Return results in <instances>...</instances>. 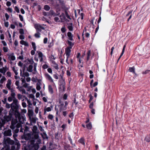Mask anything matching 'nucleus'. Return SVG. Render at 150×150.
<instances>
[{"mask_svg": "<svg viewBox=\"0 0 150 150\" xmlns=\"http://www.w3.org/2000/svg\"><path fill=\"white\" fill-rule=\"evenodd\" d=\"M11 107L9 111L13 113L16 118H18L19 122L21 124H23L25 120V117L24 114L21 115L19 110L20 106L19 104L17 99H13V102L11 104Z\"/></svg>", "mask_w": 150, "mask_h": 150, "instance_id": "1", "label": "nucleus"}, {"mask_svg": "<svg viewBox=\"0 0 150 150\" xmlns=\"http://www.w3.org/2000/svg\"><path fill=\"white\" fill-rule=\"evenodd\" d=\"M34 141L33 140L30 141V144L27 145L29 150H38L39 148L38 144H34Z\"/></svg>", "mask_w": 150, "mask_h": 150, "instance_id": "2", "label": "nucleus"}, {"mask_svg": "<svg viewBox=\"0 0 150 150\" xmlns=\"http://www.w3.org/2000/svg\"><path fill=\"white\" fill-rule=\"evenodd\" d=\"M4 144L8 145L10 146L13 145L15 143V141L9 138H4Z\"/></svg>", "mask_w": 150, "mask_h": 150, "instance_id": "3", "label": "nucleus"}, {"mask_svg": "<svg viewBox=\"0 0 150 150\" xmlns=\"http://www.w3.org/2000/svg\"><path fill=\"white\" fill-rule=\"evenodd\" d=\"M13 113L11 112V111H9L8 112V115H4L3 117L4 119H5L6 121V122H9L14 118L13 117Z\"/></svg>", "mask_w": 150, "mask_h": 150, "instance_id": "4", "label": "nucleus"}, {"mask_svg": "<svg viewBox=\"0 0 150 150\" xmlns=\"http://www.w3.org/2000/svg\"><path fill=\"white\" fill-rule=\"evenodd\" d=\"M17 118L14 119L13 118L11 121V125H10V127L12 130L15 129L16 128H18L16 127V124L18 122V120L17 119Z\"/></svg>", "mask_w": 150, "mask_h": 150, "instance_id": "5", "label": "nucleus"}, {"mask_svg": "<svg viewBox=\"0 0 150 150\" xmlns=\"http://www.w3.org/2000/svg\"><path fill=\"white\" fill-rule=\"evenodd\" d=\"M61 79L62 81L59 87V89L60 90V91H65V83L64 80V79L62 76H61Z\"/></svg>", "mask_w": 150, "mask_h": 150, "instance_id": "6", "label": "nucleus"}, {"mask_svg": "<svg viewBox=\"0 0 150 150\" xmlns=\"http://www.w3.org/2000/svg\"><path fill=\"white\" fill-rule=\"evenodd\" d=\"M31 134L30 133H23V135L21 136V138L26 140H29L31 138Z\"/></svg>", "mask_w": 150, "mask_h": 150, "instance_id": "7", "label": "nucleus"}, {"mask_svg": "<svg viewBox=\"0 0 150 150\" xmlns=\"http://www.w3.org/2000/svg\"><path fill=\"white\" fill-rule=\"evenodd\" d=\"M12 132L13 133V137L15 140H17L16 137L18 136L17 134L18 132L19 129L18 128H16L15 129H13Z\"/></svg>", "mask_w": 150, "mask_h": 150, "instance_id": "8", "label": "nucleus"}, {"mask_svg": "<svg viewBox=\"0 0 150 150\" xmlns=\"http://www.w3.org/2000/svg\"><path fill=\"white\" fill-rule=\"evenodd\" d=\"M4 135L5 136H11L12 135L11 131L10 129H8L4 132Z\"/></svg>", "mask_w": 150, "mask_h": 150, "instance_id": "9", "label": "nucleus"}, {"mask_svg": "<svg viewBox=\"0 0 150 150\" xmlns=\"http://www.w3.org/2000/svg\"><path fill=\"white\" fill-rule=\"evenodd\" d=\"M45 76L46 78L50 82L53 83L54 81L52 79L51 77L47 73H46L45 74Z\"/></svg>", "mask_w": 150, "mask_h": 150, "instance_id": "10", "label": "nucleus"}, {"mask_svg": "<svg viewBox=\"0 0 150 150\" xmlns=\"http://www.w3.org/2000/svg\"><path fill=\"white\" fill-rule=\"evenodd\" d=\"M71 48L67 47L65 50V52L67 56V58H69L71 52Z\"/></svg>", "mask_w": 150, "mask_h": 150, "instance_id": "11", "label": "nucleus"}, {"mask_svg": "<svg viewBox=\"0 0 150 150\" xmlns=\"http://www.w3.org/2000/svg\"><path fill=\"white\" fill-rule=\"evenodd\" d=\"M67 36L69 37V40L71 41H74L73 39V35L72 34V33L70 32H68L67 33Z\"/></svg>", "mask_w": 150, "mask_h": 150, "instance_id": "12", "label": "nucleus"}, {"mask_svg": "<svg viewBox=\"0 0 150 150\" xmlns=\"http://www.w3.org/2000/svg\"><path fill=\"white\" fill-rule=\"evenodd\" d=\"M33 111L32 110H28V114L30 119L31 117L33 115Z\"/></svg>", "mask_w": 150, "mask_h": 150, "instance_id": "13", "label": "nucleus"}, {"mask_svg": "<svg viewBox=\"0 0 150 150\" xmlns=\"http://www.w3.org/2000/svg\"><path fill=\"white\" fill-rule=\"evenodd\" d=\"M126 47V46L125 45L124 46L123 48L122 49V52H121V53L120 56L119 57V58H118V59H117V62H118L119 60H120V58H121V57L122 56V55L124 54V52H125V49Z\"/></svg>", "mask_w": 150, "mask_h": 150, "instance_id": "14", "label": "nucleus"}, {"mask_svg": "<svg viewBox=\"0 0 150 150\" xmlns=\"http://www.w3.org/2000/svg\"><path fill=\"white\" fill-rule=\"evenodd\" d=\"M33 132V134H36L38 133V129L37 127L35 126L34 125L33 126V128L32 129Z\"/></svg>", "mask_w": 150, "mask_h": 150, "instance_id": "15", "label": "nucleus"}, {"mask_svg": "<svg viewBox=\"0 0 150 150\" xmlns=\"http://www.w3.org/2000/svg\"><path fill=\"white\" fill-rule=\"evenodd\" d=\"M27 63L28 64H33L34 63V62L32 59H29L28 58L26 60Z\"/></svg>", "mask_w": 150, "mask_h": 150, "instance_id": "16", "label": "nucleus"}, {"mask_svg": "<svg viewBox=\"0 0 150 150\" xmlns=\"http://www.w3.org/2000/svg\"><path fill=\"white\" fill-rule=\"evenodd\" d=\"M16 88L18 89L20 91L22 92V93L25 94L26 91L25 90L24 88H22V86L20 87L19 86L17 87Z\"/></svg>", "mask_w": 150, "mask_h": 150, "instance_id": "17", "label": "nucleus"}, {"mask_svg": "<svg viewBox=\"0 0 150 150\" xmlns=\"http://www.w3.org/2000/svg\"><path fill=\"white\" fill-rule=\"evenodd\" d=\"M11 81L10 79H8L7 83L6 84V86L8 89H11Z\"/></svg>", "mask_w": 150, "mask_h": 150, "instance_id": "18", "label": "nucleus"}, {"mask_svg": "<svg viewBox=\"0 0 150 150\" xmlns=\"http://www.w3.org/2000/svg\"><path fill=\"white\" fill-rule=\"evenodd\" d=\"M11 146L8 145L4 144V147L1 149V150H10Z\"/></svg>", "mask_w": 150, "mask_h": 150, "instance_id": "19", "label": "nucleus"}, {"mask_svg": "<svg viewBox=\"0 0 150 150\" xmlns=\"http://www.w3.org/2000/svg\"><path fill=\"white\" fill-rule=\"evenodd\" d=\"M30 120L31 123H32L33 124H35L37 120H38V119L36 117H33L30 119Z\"/></svg>", "mask_w": 150, "mask_h": 150, "instance_id": "20", "label": "nucleus"}, {"mask_svg": "<svg viewBox=\"0 0 150 150\" xmlns=\"http://www.w3.org/2000/svg\"><path fill=\"white\" fill-rule=\"evenodd\" d=\"M67 42L68 44L69 45V46L67 47L71 49L73 46L74 45V43L72 42H71L69 40H67Z\"/></svg>", "mask_w": 150, "mask_h": 150, "instance_id": "21", "label": "nucleus"}, {"mask_svg": "<svg viewBox=\"0 0 150 150\" xmlns=\"http://www.w3.org/2000/svg\"><path fill=\"white\" fill-rule=\"evenodd\" d=\"M32 64L30 65L28 68H27V70L30 72H31L33 71V66L32 65Z\"/></svg>", "mask_w": 150, "mask_h": 150, "instance_id": "22", "label": "nucleus"}, {"mask_svg": "<svg viewBox=\"0 0 150 150\" xmlns=\"http://www.w3.org/2000/svg\"><path fill=\"white\" fill-rule=\"evenodd\" d=\"M43 139H48V137L45 132H43L42 134H41Z\"/></svg>", "mask_w": 150, "mask_h": 150, "instance_id": "23", "label": "nucleus"}, {"mask_svg": "<svg viewBox=\"0 0 150 150\" xmlns=\"http://www.w3.org/2000/svg\"><path fill=\"white\" fill-rule=\"evenodd\" d=\"M135 69L134 67H129V71L130 72L135 74Z\"/></svg>", "mask_w": 150, "mask_h": 150, "instance_id": "24", "label": "nucleus"}, {"mask_svg": "<svg viewBox=\"0 0 150 150\" xmlns=\"http://www.w3.org/2000/svg\"><path fill=\"white\" fill-rule=\"evenodd\" d=\"M48 90L49 92L51 94H53V91L51 86L49 85L48 86Z\"/></svg>", "mask_w": 150, "mask_h": 150, "instance_id": "25", "label": "nucleus"}, {"mask_svg": "<svg viewBox=\"0 0 150 150\" xmlns=\"http://www.w3.org/2000/svg\"><path fill=\"white\" fill-rule=\"evenodd\" d=\"M68 27V28L70 31H72L73 30V27L72 26L73 23H70Z\"/></svg>", "mask_w": 150, "mask_h": 150, "instance_id": "26", "label": "nucleus"}, {"mask_svg": "<svg viewBox=\"0 0 150 150\" xmlns=\"http://www.w3.org/2000/svg\"><path fill=\"white\" fill-rule=\"evenodd\" d=\"M24 127V133H28V132H29V128L26 125H25L23 126Z\"/></svg>", "mask_w": 150, "mask_h": 150, "instance_id": "27", "label": "nucleus"}, {"mask_svg": "<svg viewBox=\"0 0 150 150\" xmlns=\"http://www.w3.org/2000/svg\"><path fill=\"white\" fill-rule=\"evenodd\" d=\"M51 110V108L50 107H47L46 108H45L44 109V114H46L47 111V112H49Z\"/></svg>", "mask_w": 150, "mask_h": 150, "instance_id": "28", "label": "nucleus"}, {"mask_svg": "<svg viewBox=\"0 0 150 150\" xmlns=\"http://www.w3.org/2000/svg\"><path fill=\"white\" fill-rule=\"evenodd\" d=\"M6 71V67H3L2 69H0V72L2 73H5Z\"/></svg>", "mask_w": 150, "mask_h": 150, "instance_id": "29", "label": "nucleus"}, {"mask_svg": "<svg viewBox=\"0 0 150 150\" xmlns=\"http://www.w3.org/2000/svg\"><path fill=\"white\" fill-rule=\"evenodd\" d=\"M59 110L60 112L62 111L66 110L67 108H66L64 106H59Z\"/></svg>", "mask_w": 150, "mask_h": 150, "instance_id": "30", "label": "nucleus"}, {"mask_svg": "<svg viewBox=\"0 0 150 150\" xmlns=\"http://www.w3.org/2000/svg\"><path fill=\"white\" fill-rule=\"evenodd\" d=\"M40 84L41 83L39 82L37 83L36 89L38 91L40 90L41 89Z\"/></svg>", "mask_w": 150, "mask_h": 150, "instance_id": "31", "label": "nucleus"}, {"mask_svg": "<svg viewBox=\"0 0 150 150\" xmlns=\"http://www.w3.org/2000/svg\"><path fill=\"white\" fill-rule=\"evenodd\" d=\"M91 51L90 50H88L87 53V60L88 61L90 58V56L91 55Z\"/></svg>", "mask_w": 150, "mask_h": 150, "instance_id": "32", "label": "nucleus"}, {"mask_svg": "<svg viewBox=\"0 0 150 150\" xmlns=\"http://www.w3.org/2000/svg\"><path fill=\"white\" fill-rule=\"evenodd\" d=\"M144 139L148 142H150V134L146 137Z\"/></svg>", "mask_w": 150, "mask_h": 150, "instance_id": "33", "label": "nucleus"}, {"mask_svg": "<svg viewBox=\"0 0 150 150\" xmlns=\"http://www.w3.org/2000/svg\"><path fill=\"white\" fill-rule=\"evenodd\" d=\"M44 9L47 11H49L50 9V7L48 5H45L44 6Z\"/></svg>", "mask_w": 150, "mask_h": 150, "instance_id": "34", "label": "nucleus"}, {"mask_svg": "<svg viewBox=\"0 0 150 150\" xmlns=\"http://www.w3.org/2000/svg\"><path fill=\"white\" fill-rule=\"evenodd\" d=\"M15 144L17 146L16 148V150H19L20 147V144L18 142H16Z\"/></svg>", "mask_w": 150, "mask_h": 150, "instance_id": "35", "label": "nucleus"}, {"mask_svg": "<svg viewBox=\"0 0 150 150\" xmlns=\"http://www.w3.org/2000/svg\"><path fill=\"white\" fill-rule=\"evenodd\" d=\"M89 73L91 74L89 76L90 78L91 79L93 78L94 76L92 74L93 73V71L91 70H90L89 71Z\"/></svg>", "mask_w": 150, "mask_h": 150, "instance_id": "36", "label": "nucleus"}, {"mask_svg": "<svg viewBox=\"0 0 150 150\" xmlns=\"http://www.w3.org/2000/svg\"><path fill=\"white\" fill-rule=\"evenodd\" d=\"M79 142L83 145H84L85 144L84 139L83 138H81L79 140Z\"/></svg>", "mask_w": 150, "mask_h": 150, "instance_id": "37", "label": "nucleus"}, {"mask_svg": "<svg viewBox=\"0 0 150 150\" xmlns=\"http://www.w3.org/2000/svg\"><path fill=\"white\" fill-rule=\"evenodd\" d=\"M86 126L87 128L88 129H90L92 128V125L91 123H89L86 125Z\"/></svg>", "mask_w": 150, "mask_h": 150, "instance_id": "38", "label": "nucleus"}, {"mask_svg": "<svg viewBox=\"0 0 150 150\" xmlns=\"http://www.w3.org/2000/svg\"><path fill=\"white\" fill-rule=\"evenodd\" d=\"M52 63L54 65V68L58 70L59 69L58 65L54 61Z\"/></svg>", "mask_w": 150, "mask_h": 150, "instance_id": "39", "label": "nucleus"}, {"mask_svg": "<svg viewBox=\"0 0 150 150\" xmlns=\"http://www.w3.org/2000/svg\"><path fill=\"white\" fill-rule=\"evenodd\" d=\"M14 54L13 53H12V55H11V54L10 55V58L13 61L14 60L16 59V57L14 55H13Z\"/></svg>", "mask_w": 150, "mask_h": 150, "instance_id": "40", "label": "nucleus"}, {"mask_svg": "<svg viewBox=\"0 0 150 150\" xmlns=\"http://www.w3.org/2000/svg\"><path fill=\"white\" fill-rule=\"evenodd\" d=\"M12 70L14 72L16 75H18V72H17V70L15 69V67H12Z\"/></svg>", "mask_w": 150, "mask_h": 150, "instance_id": "41", "label": "nucleus"}, {"mask_svg": "<svg viewBox=\"0 0 150 150\" xmlns=\"http://www.w3.org/2000/svg\"><path fill=\"white\" fill-rule=\"evenodd\" d=\"M32 45L33 48V49L34 50H36V46L35 45V43L34 42H32Z\"/></svg>", "mask_w": 150, "mask_h": 150, "instance_id": "42", "label": "nucleus"}, {"mask_svg": "<svg viewBox=\"0 0 150 150\" xmlns=\"http://www.w3.org/2000/svg\"><path fill=\"white\" fill-rule=\"evenodd\" d=\"M6 80V78L4 77L3 76V78H1L0 80V83H4V81H5Z\"/></svg>", "mask_w": 150, "mask_h": 150, "instance_id": "43", "label": "nucleus"}, {"mask_svg": "<svg viewBox=\"0 0 150 150\" xmlns=\"http://www.w3.org/2000/svg\"><path fill=\"white\" fill-rule=\"evenodd\" d=\"M35 28L36 30L37 33H39V32L41 31V30L36 25H35Z\"/></svg>", "mask_w": 150, "mask_h": 150, "instance_id": "44", "label": "nucleus"}, {"mask_svg": "<svg viewBox=\"0 0 150 150\" xmlns=\"http://www.w3.org/2000/svg\"><path fill=\"white\" fill-rule=\"evenodd\" d=\"M40 33H37L35 34L34 36L36 38H39L40 37Z\"/></svg>", "mask_w": 150, "mask_h": 150, "instance_id": "45", "label": "nucleus"}, {"mask_svg": "<svg viewBox=\"0 0 150 150\" xmlns=\"http://www.w3.org/2000/svg\"><path fill=\"white\" fill-rule=\"evenodd\" d=\"M1 120V122L3 125H5V124L6 123V121L5 120V119H2Z\"/></svg>", "mask_w": 150, "mask_h": 150, "instance_id": "46", "label": "nucleus"}, {"mask_svg": "<svg viewBox=\"0 0 150 150\" xmlns=\"http://www.w3.org/2000/svg\"><path fill=\"white\" fill-rule=\"evenodd\" d=\"M11 96L13 98V99H16L15 98V93H11Z\"/></svg>", "mask_w": 150, "mask_h": 150, "instance_id": "47", "label": "nucleus"}, {"mask_svg": "<svg viewBox=\"0 0 150 150\" xmlns=\"http://www.w3.org/2000/svg\"><path fill=\"white\" fill-rule=\"evenodd\" d=\"M6 108H11V104H8V103H6Z\"/></svg>", "mask_w": 150, "mask_h": 150, "instance_id": "48", "label": "nucleus"}, {"mask_svg": "<svg viewBox=\"0 0 150 150\" xmlns=\"http://www.w3.org/2000/svg\"><path fill=\"white\" fill-rule=\"evenodd\" d=\"M38 133H38L35 134L34 135V137L36 139H37L39 138V136Z\"/></svg>", "mask_w": 150, "mask_h": 150, "instance_id": "49", "label": "nucleus"}, {"mask_svg": "<svg viewBox=\"0 0 150 150\" xmlns=\"http://www.w3.org/2000/svg\"><path fill=\"white\" fill-rule=\"evenodd\" d=\"M3 50L5 52H6L8 51V49L7 47H3Z\"/></svg>", "mask_w": 150, "mask_h": 150, "instance_id": "50", "label": "nucleus"}, {"mask_svg": "<svg viewBox=\"0 0 150 150\" xmlns=\"http://www.w3.org/2000/svg\"><path fill=\"white\" fill-rule=\"evenodd\" d=\"M35 25L37 26L38 28H39L41 29H42L43 30H44L45 29L41 25Z\"/></svg>", "mask_w": 150, "mask_h": 150, "instance_id": "51", "label": "nucleus"}, {"mask_svg": "<svg viewBox=\"0 0 150 150\" xmlns=\"http://www.w3.org/2000/svg\"><path fill=\"white\" fill-rule=\"evenodd\" d=\"M48 118L49 119L52 120L53 118V116L52 115L49 114L48 116Z\"/></svg>", "mask_w": 150, "mask_h": 150, "instance_id": "52", "label": "nucleus"}, {"mask_svg": "<svg viewBox=\"0 0 150 150\" xmlns=\"http://www.w3.org/2000/svg\"><path fill=\"white\" fill-rule=\"evenodd\" d=\"M61 31L63 33H64L65 32L66 29L64 27H63L61 28Z\"/></svg>", "mask_w": 150, "mask_h": 150, "instance_id": "53", "label": "nucleus"}, {"mask_svg": "<svg viewBox=\"0 0 150 150\" xmlns=\"http://www.w3.org/2000/svg\"><path fill=\"white\" fill-rule=\"evenodd\" d=\"M38 57L39 58L42 57L43 54L41 52H39L38 54Z\"/></svg>", "mask_w": 150, "mask_h": 150, "instance_id": "54", "label": "nucleus"}, {"mask_svg": "<svg viewBox=\"0 0 150 150\" xmlns=\"http://www.w3.org/2000/svg\"><path fill=\"white\" fill-rule=\"evenodd\" d=\"M150 71V70H146L145 71H143L142 73L143 74H146L149 73Z\"/></svg>", "mask_w": 150, "mask_h": 150, "instance_id": "55", "label": "nucleus"}, {"mask_svg": "<svg viewBox=\"0 0 150 150\" xmlns=\"http://www.w3.org/2000/svg\"><path fill=\"white\" fill-rule=\"evenodd\" d=\"M37 63H34V70L35 71H36V67L37 66Z\"/></svg>", "mask_w": 150, "mask_h": 150, "instance_id": "56", "label": "nucleus"}, {"mask_svg": "<svg viewBox=\"0 0 150 150\" xmlns=\"http://www.w3.org/2000/svg\"><path fill=\"white\" fill-rule=\"evenodd\" d=\"M19 33L21 34H24V30L23 29H20L19 30Z\"/></svg>", "mask_w": 150, "mask_h": 150, "instance_id": "57", "label": "nucleus"}, {"mask_svg": "<svg viewBox=\"0 0 150 150\" xmlns=\"http://www.w3.org/2000/svg\"><path fill=\"white\" fill-rule=\"evenodd\" d=\"M15 10L18 13L19 12V11H20L19 9L17 6H16L15 7Z\"/></svg>", "mask_w": 150, "mask_h": 150, "instance_id": "58", "label": "nucleus"}, {"mask_svg": "<svg viewBox=\"0 0 150 150\" xmlns=\"http://www.w3.org/2000/svg\"><path fill=\"white\" fill-rule=\"evenodd\" d=\"M13 98L11 97L10 96L8 98V100L9 102H11L12 101V100H13Z\"/></svg>", "mask_w": 150, "mask_h": 150, "instance_id": "59", "label": "nucleus"}, {"mask_svg": "<svg viewBox=\"0 0 150 150\" xmlns=\"http://www.w3.org/2000/svg\"><path fill=\"white\" fill-rule=\"evenodd\" d=\"M93 102H92L90 104V105L89 106V108H90L91 109L93 108Z\"/></svg>", "mask_w": 150, "mask_h": 150, "instance_id": "60", "label": "nucleus"}, {"mask_svg": "<svg viewBox=\"0 0 150 150\" xmlns=\"http://www.w3.org/2000/svg\"><path fill=\"white\" fill-rule=\"evenodd\" d=\"M133 11V10H131V11H129L128 13H127V14L126 15V16H129L130 15H132V13Z\"/></svg>", "mask_w": 150, "mask_h": 150, "instance_id": "61", "label": "nucleus"}, {"mask_svg": "<svg viewBox=\"0 0 150 150\" xmlns=\"http://www.w3.org/2000/svg\"><path fill=\"white\" fill-rule=\"evenodd\" d=\"M19 17L20 19V20L21 21H23V16H22L21 15V14H19Z\"/></svg>", "mask_w": 150, "mask_h": 150, "instance_id": "62", "label": "nucleus"}, {"mask_svg": "<svg viewBox=\"0 0 150 150\" xmlns=\"http://www.w3.org/2000/svg\"><path fill=\"white\" fill-rule=\"evenodd\" d=\"M22 150H29L27 145L24 146V148H22Z\"/></svg>", "mask_w": 150, "mask_h": 150, "instance_id": "63", "label": "nucleus"}, {"mask_svg": "<svg viewBox=\"0 0 150 150\" xmlns=\"http://www.w3.org/2000/svg\"><path fill=\"white\" fill-rule=\"evenodd\" d=\"M48 67V65L46 64L43 65L42 66V68L44 69H46Z\"/></svg>", "mask_w": 150, "mask_h": 150, "instance_id": "64", "label": "nucleus"}]
</instances>
